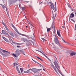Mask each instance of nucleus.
I'll use <instances>...</instances> for the list:
<instances>
[{
    "instance_id": "obj_14",
    "label": "nucleus",
    "mask_w": 76,
    "mask_h": 76,
    "mask_svg": "<svg viewBox=\"0 0 76 76\" xmlns=\"http://www.w3.org/2000/svg\"><path fill=\"white\" fill-rule=\"evenodd\" d=\"M19 52L18 50H16L15 52V53L16 54V56H17L18 57V56H19Z\"/></svg>"
},
{
    "instance_id": "obj_63",
    "label": "nucleus",
    "mask_w": 76,
    "mask_h": 76,
    "mask_svg": "<svg viewBox=\"0 0 76 76\" xmlns=\"http://www.w3.org/2000/svg\"><path fill=\"white\" fill-rule=\"evenodd\" d=\"M19 0V1H20V0Z\"/></svg>"
},
{
    "instance_id": "obj_46",
    "label": "nucleus",
    "mask_w": 76,
    "mask_h": 76,
    "mask_svg": "<svg viewBox=\"0 0 76 76\" xmlns=\"http://www.w3.org/2000/svg\"><path fill=\"white\" fill-rule=\"evenodd\" d=\"M56 16H57V14H55V18H54V19H55V18H56Z\"/></svg>"
},
{
    "instance_id": "obj_28",
    "label": "nucleus",
    "mask_w": 76,
    "mask_h": 76,
    "mask_svg": "<svg viewBox=\"0 0 76 76\" xmlns=\"http://www.w3.org/2000/svg\"><path fill=\"white\" fill-rule=\"evenodd\" d=\"M11 25L12 26V27H13V28H15V26H14V25H13V24L12 23H11Z\"/></svg>"
},
{
    "instance_id": "obj_48",
    "label": "nucleus",
    "mask_w": 76,
    "mask_h": 76,
    "mask_svg": "<svg viewBox=\"0 0 76 76\" xmlns=\"http://www.w3.org/2000/svg\"><path fill=\"white\" fill-rule=\"evenodd\" d=\"M17 47L18 48H20V46H17Z\"/></svg>"
},
{
    "instance_id": "obj_59",
    "label": "nucleus",
    "mask_w": 76,
    "mask_h": 76,
    "mask_svg": "<svg viewBox=\"0 0 76 76\" xmlns=\"http://www.w3.org/2000/svg\"><path fill=\"white\" fill-rule=\"evenodd\" d=\"M64 23V25H65L66 24H65V23Z\"/></svg>"
},
{
    "instance_id": "obj_32",
    "label": "nucleus",
    "mask_w": 76,
    "mask_h": 76,
    "mask_svg": "<svg viewBox=\"0 0 76 76\" xmlns=\"http://www.w3.org/2000/svg\"><path fill=\"white\" fill-rule=\"evenodd\" d=\"M29 41H31V42L32 43L33 45H34V42H33L31 40H29Z\"/></svg>"
},
{
    "instance_id": "obj_22",
    "label": "nucleus",
    "mask_w": 76,
    "mask_h": 76,
    "mask_svg": "<svg viewBox=\"0 0 76 76\" xmlns=\"http://www.w3.org/2000/svg\"><path fill=\"white\" fill-rule=\"evenodd\" d=\"M24 73H29V70H28L27 71H25L24 72Z\"/></svg>"
},
{
    "instance_id": "obj_23",
    "label": "nucleus",
    "mask_w": 76,
    "mask_h": 76,
    "mask_svg": "<svg viewBox=\"0 0 76 76\" xmlns=\"http://www.w3.org/2000/svg\"><path fill=\"white\" fill-rule=\"evenodd\" d=\"M13 28L14 29L16 32H18V29H17V28H15V27H14Z\"/></svg>"
},
{
    "instance_id": "obj_2",
    "label": "nucleus",
    "mask_w": 76,
    "mask_h": 76,
    "mask_svg": "<svg viewBox=\"0 0 76 76\" xmlns=\"http://www.w3.org/2000/svg\"><path fill=\"white\" fill-rule=\"evenodd\" d=\"M57 34H58V35L59 37H60L61 38L62 40L64 42H65V43H66V44H69V42H67L64 40L63 39L62 37H61V35H60V31H58V30H57Z\"/></svg>"
},
{
    "instance_id": "obj_21",
    "label": "nucleus",
    "mask_w": 76,
    "mask_h": 76,
    "mask_svg": "<svg viewBox=\"0 0 76 76\" xmlns=\"http://www.w3.org/2000/svg\"><path fill=\"white\" fill-rule=\"evenodd\" d=\"M4 35H6L8 37H9V34L7 33V32H5V33H4Z\"/></svg>"
},
{
    "instance_id": "obj_34",
    "label": "nucleus",
    "mask_w": 76,
    "mask_h": 76,
    "mask_svg": "<svg viewBox=\"0 0 76 76\" xmlns=\"http://www.w3.org/2000/svg\"><path fill=\"white\" fill-rule=\"evenodd\" d=\"M28 70H29V73H31V71H32V69H29Z\"/></svg>"
},
{
    "instance_id": "obj_38",
    "label": "nucleus",
    "mask_w": 76,
    "mask_h": 76,
    "mask_svg": "<svg viewBox=\"0 0 76 76\" xmlns=\"http://www.w3.org/2000/svg\"><path fill=\"white\" fill-rule=\"evenodd\" d=\"M5 28H6V30H8V29H8V28H7V26H6V27H5Z\"/></svg>"
},
{
    "instance_id": "obj_41",
    "label": "nucleus",
    "mask_w": 76,
    "mask_h": 76,
    "mask_svg": "<svg viewBox=\"0 0 76 76\" xmlns=\"http://www.w3.org/2000/svg\"><path fill=\"white\" fill-rule=\"evenodd\" d=\"M2 55L3 56H4H4H6V55H5V54H4L3 53L2 54Z\"/></svg>"
},
{
    "instance_id": "obj_58",
    "label": "nucleus",
    "mask_w": 76,
    "mask_h": 76,
    "mask_svg": "<svg viewBox=\"0 0 76 76\" xmlns=\"http://www.w3.org/2000/svg\"><path fill=\"white\" fill-rule=\"evenodd\" d=\"M75 15H76V12H75Z\"/></svg>"
},
{
    "instance_id": "obj_8",
    "label": "nucleus",
    "mask_w": 76,
    "mask_h": 76,
    "mask_svg": "<svg viewBox=\"0 0 76 76\" xmlns=\"http://www.w3.org/2000/svg\"><path fill=\"white\" fill-rule=\"evenodd\" d=\"M52 29H54V31L55 32L56 31V29L55 28V26H54V23H53L52 24Z\"/></svg>"
},
{
    "instance_id": "obj_53",
    "label": "nucleus",
    "mask_w": 76,
    "mask_h": 76,
    "mask_svg": "<svg viewBox=\"0 0 76 76\" xmlns=\"http://www.w3.org/2000/svg\"><path fill=\"white\" fill-rule=\"evenodd\" d=\"M43 70H44V71H45V69H43Z\"/></svg>"
},
{
    "instance_id": "obj_55",
    "label": "nucleus",
    "mask_w": 76,
    "mask_h": 76,
    "mask_svg": "<svg viewBox=\"0 0 76 76\" xmlns=\"http://www.w3.org/2000/svg\"><path fill=\"white\" fill-rule=\"evenodd\" d=\"M19 6L20 8V4H19Z\"/></svg>"
},
{
    "instance_id": "obj_35",
    "label": "nucleus",
    "mask_w": 76,
    "mask_h": 76,
    "mask_svg": "<svg viewBox=\"0 0 76 76\" xmlns=\"http://www.w3.org/2000/svg\"><path fill=\"white\" fill-rule=\"evenodd\" d=\"M42 39L43 41V42H44V41H45V39L44 38H42Z\"/></svg>"
},
{
    "instance_id": "obj_51",
    "label": "nucleus",
    "mask_w": 76,
    "mask_h": 76,
    "mask_svg": "<svg viewBox=\"0 0 76 76\" xmlns=\"http://www.w3.org/2000/svg\"><path fill=\"white\" fill-rule=\"evenodd\" d=\"M33 35L34 36V37H35V35H34V34H33Z\"/></svg>"
},
{
    "instance_id": "obj_36",
    "label": "nucleus",
    "mask_w": 76,
    "mask_h": 76,
    "mask_svg": "<svg viewBox=\"0 0 76 76\" xmlns=\"http://www.w3.org/2000/svg\"><path fill=\"white\" fill-rule=\"evenodd\" d=\"M14 44H17V45H20V44H19V43H15Z\"/></svg>"
},
{
    "instance_id": "obj_12",
    "label": "nucleus",
    "mask_w": 76,
    "mask_h": 76,
    "mask_svg": "<svg viewBox=\"0 0 76 76\" xmlns=\"http://www.w3.org/2000/svg\"><path fill=\"white\" fill-rule=\"evenodd\" d=\"M2 52L4 53H5V54H7V53H10L9 52H8L5 50H3Z\"/></svg>"
},
{
    "instance_id": "obj_43",
    "label": "nucleus",
    "mask_w": 76,
    "mask_h": 76,
    "mask_svg": "<svg viewBox=\"0 0 76 76\" xmlns=\"http://www.w3.org/2000/svg\"><path fill=\"white\" fill-rule=\"evenodd\" d=\"M38 64H39V65H40V66H42L43 68V66H42V65H41V64H39V63H38Z\"/></svg>"
},
{
    "instance_id": "obj_56",
    "label": "nucleus",
    "mask_w": 76,
    "mask_h": 76,
    "mask_svg": "<svg viewBox=\"0 0 76 76\" xmlns=\"http://www.w3.org/2000/svg\"><path fill=\"white\" fill-rule=\"evenodd\" d=\"M26 28H28V26H26Z\"/></svg>"
},
{
    "instance_id": "obj_52",
    "label": "nucleus",
    "mask_w": 76,
    "mask_h": 76,
    "mask_svg": "<svg viewBox=\"0 0 76 76\" xmlns=\"http://www.w3.org/2000/svg\"><path fill=\"white\" fill-rule=\"evenodd\" d=\"M26 2L27 3H28V2H29V1H26Z\"/></svg>"
},
{
    "instance_id": "obj_27",
    "label": "nucleus",
    "mask_w": 76,
    "mask_h": 76,
    "mask_svg": "<svg viewBox=\"0 0 76 76\" xmlns=\"http://www.w3.org/2000/svg\"><path fill=\"white\" fill-rule=\"evenodd\" d=\"M21 72H22L23 71V69L22 68H20V69Z\"/></svg>"
},
{
    "instance_id": "obj_39",
    "label": "nucleus",
    "mask_w": 76,
    "mask_h": 76,
    "mask_svg": "<svg viewBox=\"0 0 76 76\" xmlns=\"http://www.w3.org/2000/svg\"><path fill=\"white\" fill-rule=\"evenodd\" d=\"M14 64V66L15 67V66H16V63H14L13 64Z\"/></svg>"
},
{
    "instance_id": "obj_33",
    "label": "nucleus",
    "mask_w": 76,
    "mask_h": 76,
    "mask_svg": "<svg viewBox=\"0 0 76 76\" xmlns=\"http://www.w3.org/2000/svg\"><path fill=\"white\" fill-rule=\"evenodd\" d=\"M21 8L23 10H25V7H22Z\"/></svg>"
},
{
    "instance_id": "obj_9",
    "label": "nucleus",
    "mask_w": 76,
    "mask_h": 76,
    "mask_svg": "<svg viewBox=\"0 0 76 76\" xmlns=\"http://www.w3.org/2000/svg\"><path fill=\"white\" fill-rule=\"evenodd\" d=\"M50 7L51 9H52L53 10L55 9V7H54V4H53L52 3L50 5Z\"/></svg>"
},
{
    "instance_id": "obj_7",
    "label": "nucleus",
    "mask_w": 76,
    "mask_h": 76,
    "mask_svg": "<svg viewBox=\"0 0 76 76\" xmlns=\"http://www.w3.org/2000/svg\"><path fill=\"white\" fill-rule=\"evenodd\" d=\"M76 55V53L74 51L72 52L70 54V56H75V55Z\"/></svg>"
},
{
    "instance_id": "obj_30",
    "label": "nucleus",
    "mask_w": 76,
    "mask_h": 76,
    "mask_svg": "<svg viewBox=\"0 0 76 76\" xmlns=\"http://www.w3.org/2000/svg\"><path fill=\"white\" fill-rule=\"evenodd\" d=\"M2 33H3V34H4L5 33L6 31H4V30H2Z\"/></svg>"
},
{
    "instance_id": "obj_29",
    "label": "nucleus",
    "mask_w": 76,
    "mask_h": 76,
    "mask_svg": "<svg viewBox=\"0 0 76 76\" xmlns=\"http://www.w3.org/2000/svg\"><path fill=\"white\" fill-rule=\"evenodd\" d=\"M11 25L12 26V27H13V28H15V26H14V25H13V24L12 23H11Z\"/></svg>"
},
{
    "instance_id": "obj_16",
    "label": "nucleus",
    "mask_w": 76,
    "mask_h": 76,
    "mask_svg": "<svg viewBox=\"0 0 76 76\" xmlns=\"http://www.w3.org/2000/svg\"><path fill=\"white\" fill-rule=\"evenodd\" d=\"M55 10L56 12H57V6L56 5V3L55 2Z\"/></svg>"
},
{
    "instance_id": "obj_18",
    "label": "nucleus",
    "mask_w": 76,
    "mask_h": 76,
    "mask_svg": "<svg viewBox=\"0 0 76 76\" xmlns=\"http://www.w3.org/2000/svg\"><path fill=\"white\" fill-rule=\"evenodd\" d=\"M16 69L17 70V71L18 72V73H20V71H19V69H18V67L17 66H16Z\"/></svg>"
},
{
    "instance_id": "obj_5",
    "label": "nucleus",
    "mask_w": 76,
    "mask_h": 76,
    "mask_svg": "<svg viewBox=\"0 0 76 76\" xmlns=\"http://www.w3.org/2000/svg\"><path fill=\"white\" fill-rule=\"evenodd\" d=\"M42 70V69H38L35 68H33L31 69L32 71H33V72H37L38 70Z\"/></svg>"
},
{
    "instance_id": "obj_31",
    "label": "nucleus",
    "mask_w": 76,
    "mask_h": 76,
    "mask_svg": "<svg viewBox=\"0 0 76 76\" xmlns=\"http://www.w3.org/2000/svg\"><path fill=\"white\" fill-rule=\"evenodd\" d=\"M71 20L72 21V22H74V23H75V20H73V18H72L71 19Z\"/></svg>"
},
{
    "instance_id": "obj_54",
    "label": "nucleus",
    "mask_w": 76,
    "mask_h": 76,
    "mask_svg": "<svg viewBox=\"0 0 76 76\" xmlns=\"http://www.w3.org/2000/svg\"><path fill=\"white\" fill-rule=\"evenodd\" d=\"M10 42H11V40H10Z\"/></svg>"
},
{
    "instance_id": "obj_40",
    "label": "nucleus",
    "mask_w": 76,
    "mask_h": 76,
    "mask_svg": "<svg viewBox=\"0 0 76 76\" xmlns=\"http://www.w3.org/2000/svg\"><path fill=\"white\" fill-rule=\"evenodd\" d=\"M11 40L12 41V43H14V44L15 43V42H14L13 41V40H12V39H11Z\"/></svg>"
},
{
    "instance_id": "obj_6",
    "label": "nucleus",
    "mask_w": 76,
    "mask_h": 76,
    "mask_svg": "<svg viewBox=\"0 0 76 76\" xmlns=\"http://www.w3.org/2000/svg\"><path fill=\"white\" fill-rule=\"evenodd\" d=\"M55 42L56 44H58V38L57 37H55L54 39Z\"/></svg>"
},
{
    "instance_id": "obj_19",
    "label": "nucleus",
    "mask_w": 76,
    "mask_h": 76,
    "mask_svg": "<svg viewBox=\"0 0 76 76\" xmlns=\"http://www.w3.org/2000/svg\"><path fill=\"white\" fill-rule=\"evenodd\" d=\"M47 32H49V31H51V28H48L47 27Z\"/></svg>"
},
{
    "instance_id": "obj_4",
    "label": "nucleus",
    "mask_w": 76,
    "mask_h": 76,
    "mask_svg": "<svg viewBox=\"0 0 76 76\" xmlns=\"http://www.w3.org/2000/svg\"><path fill=\"white\" fill-rule=\"evenodd\" d=\"M7 33H9L10 35L12 36V37H14V35L13 34V33H12V32L11 31H10L9 29L7 30Z\"/></svg>"
},
{
    "instance_id": "obj_61",
    "label": "nucleus",
    "mask_w": 76,
    "mask_h": 76,
    "mask_svg": "<svg viewBox=\"0 0 76 76\" xmlns=\"http://www.w3.org/2000/svg\"><path fill=\"white\" fill-rule=\"evenodd\" d=\"M38 76H40V75H38Z\"/></svg>"
},
{
    "instance_id": "obj_45",
    "label": "nucleus",
    "mask_w": 76,
    "mask_h": 76,
    "mask_svg": "<svg viewBox=\"0 0 76 76\" xmlns=\"http://www.w3.org/2000/svg\"><path fill=\"white\" fill-rule=\"evenodd\" d=\"M0 54H2L3 53H2L1 51H0Z\"/></svg>"
},
{
    "instance_id": "obj_50",
    "label": "nucleus",
    "mask_w": 76,
    "mask_h": 76,
    "mask_svg": "<svg viewBox=\"0 0 76 76\" xmlns=\"http://www.w3.org/2000/svg\"><path fill=\"white\" fill-rule=\"evenodd\" d=\"M49 3H50V4H51V2L50 1V2H49Z\"/></svg>"
},
{
    "instance_id": "obj_25",
    "label": "nucleus",
    "mask_w": 76,
    "mask_h": 76,
    "mask_svg": "<svg viewBox=\"0 0 76 76\" xmlns=\"http://www.w3.org/2000/svg\"><path fill=\"white\" fill-rule=\"evenodd\" d=\"M2 24L3 25H4V26L5 27L6 26V24H5V23H4L3 21H2Z\"/></svg>"
},
{
    "instance_id": "obj_42",
    "label": "nucleus",
    "mask_w": 76,
    "mask_h": 76,
    "mask_svg": "<svg viewBox=\"0 0 76 76\" xmlns=\"http://www.w3.org/2000/svg\"><path fill=\"white\" fill-rule=\"evenodd\" d=\"M22 53H23V54H24V56H25V54L22 51Z\"/></svg>"
},
{
    "instance_id": "obj_57",
    "label": "nucleus",
    "mask_w": 76,
    "mask_h": 76,
    "mask_svg": "<svg viewBox=\"0 0 76 76\" xmlns=\"http://www.w3.org/2000/svg\"><path fill=\"white\" fill-rule=\"evenodd\" d=\"M18 64H16V65L17 66V65H18Z\"/></svg>"
},
{
    "instance_id": "obj_11",
    "label": "nucleus",
    "mask_w": 76,
    "mask_h": 76,
    "mask_svg": "<svg viewBox=\"0 0 76 76\" xmlns=\"http://www.w3.org/2000/svg\"><path fill=\"white\" fill-rule=\"evenodd\" d=\"M46 1H47L46 0H44L42 2H41V1L39 2V4H41V3H42L44 4H45L46 3Z\"/></svg>"
},
{
    "instance_id": "obj_3",
    "label": "nucleus",
    "mask_w": 76,
    "mask_h": 76,
    "mask_svg": "<svg viewBox=\"0 0 76 76\" xmlns=\"http://www.w3.org/2000/svg\"><path fill=\"white\" fill-rule=\"evenodd\" d=\"M7 33H9L10 35L12 36V37H14V35L13 34V33H12V32L11 31H10L9 29L7 30Z\"/></svg>"
},
{
    "instance_id": "obj_24",
    "label": "nucleus",
    "mask_w": 76,
    "mask_h": 76,
    "mask_svg": "<svg viewBox=\"0 0 76 76\" xmlns=\"http://www.w3.org/2000/svg\"><path fill=\"white\" fill-rule=\"evenodd\" d=\"M12 55L14 56V57H17V56H18L16 55L15 53H13L12 54Z\"/></svg>"
},
{
    "instance_id": "obj_1",
    "label": "nucleus",
    "mask_w": 76,
    "mask_h": 76,
    "mask_svg": "<svg viewBox=\"0 0 76 76\" xmlns=\"http://www.w3.org/2000/svg\"><path fill=\"white\" fill-rule=\"evenodd\" d=\"M56 60H55L54 61V65L56 68H56H55V67L54 66V65L51 62V64H50V66L52 67H53V69H54V70L57 73H58V72H57V71L62 76H63V74H62V73L61 72H60V70L58 69V67H59V65H58V63L57 62V59L56 58Z\"/></svg>"
},
{
    "instance_id": "obj_49",
    "label": "nucleus",
    "mask_w": 76,
    "mask_h": 76,
    "mask_svg": "<svg viewBox=\"0 0 76 76\" xmlns=\"http://www.w3.org/2000/svg\"><path fill=\"white\" fill-rule=\"evenodd\" d=\"M62 27L63 28H64V26H62Z\"/></svg>"
},
{
    "instance_id": "obj_17",
    "label": "nucleus",
    "mask_w": 76,
    "mask_h": 76,
    "mask_svg": "<svg viewBox=\"0 0 76 76\" xmlns=\"http://www.w3.org/2000/svg\"><path fill=\"white\" fill-rule=\"evenodd\" d=\"M28 40L27 39L24 38L23 39V41L24 42H26V41H28Z\"/></svg>"
},
{
    "instance_id": "obj_44",
    "label": "nucleus",
    "mask_w": 76,
    "mask_h": 76,
    "mask_svg": "<svg viewBox=\"0 0 76 76\" xmlns=\"http://www.w3.org/2000/svg\"><path fill=\"white\" fill-rule=\"evenodd\" d=\"M28 39H31V37H28Z\"/></svg>"
},
{
    "instance_id": "obj_60",
    "label": "nucleus",
    "mask_w": 76,
    "mask_h": 76,
    "mask_svg": "<svg viewBox=\"0 0 76 76\" xmlns=\"http://www.w3.org/2000/svg\"><path fill=\"white\" fill-rule=\"evenodd\" d=\"M53 19H54V17L53 18Z\"/></svg>"
},
{
    "instance_id": "obj_15",
    "label": "nucleus",
    "mask_w": 76,
    "mask_h": 76,
    "mask_svg": "<svg viewBox=\"0 0 76 76\" xmlns=\"http://www.w3.org/2000/svg\"><path fill=\"white\" fill-rule=\"evenodd\" d=\"M2 37L3 38V39H4V40L6 42H8L9 41L8 40H7V39L4 37Z\"/></svg>"
},
{
    "instance_id": "obj_62",
    "label": "nucleus",
    "mask_w": 76,
    "mask_h": 76,
    "mask_svg": "<svg viewBox=\"0 0 76 76\" xmlns=\"http://www.w3.org/2000/svg\"><path fill=\"white\" fill-rule=\"evenodd\" d=\"M75 40H76V39H75Z\"/></svg>"
},
{
    "instance_id": "obj_13",
    "label": "nucleus",
    "mask_w": 76,
    "mask_h": 76,
    "mask_svg": "<svg viewBox=\"0 0 76 76\" xmlns=\"http://www.w3.org/2000/svg\"><path fill=\"white\" fill-rule=\"evenodd\" d=\"M37 51H38L39 52V53H42V54H43V56H45V57H47V56H46L44 54V52H42L41 51H40L39 50H37Z\"/></svg>"
},
{
    "instance_id": "obj_47",
    "label": "nucleus",
    "mask_w": 76,
    "mask_h": 76,
    "mask_svg": "<svg viewBox=\"0 0 76 76\" xmlns=\"http://www.w3.org/2000/svg\"><path fill=\"white\" fill-rule=\"evenodd\" d=\"M2 7H3V9H4V6L3 5L2 6Z\"/></svg>"
},
{
    "instance_id": "obj_10",
    "label": "nucleus",
    "mask_w": 76,
    "mask_h": 76,
    "mask_svg": "<svg viewBox=\"0 0 76 76\" xmlns=\"http://www.w3.org/2000/svg\"><path fill=\"white\" fill-rule=\"evenodd\" d=\"M74 16H75V14H74L73 13H71L70 15L69 18H73V17H74Z\"/></svg>"
},
{
    "instance_id": "obj_20",
    "label": "nucleus",
    "mask_w": 76,
    "mask_h": 76,
    "mask_svg": "<svg viewBox=\"0 0 76 76\" xmlns=\"http://www.w3.org/2000/svg\"><path fill=\"white\" fill-rule=\"evenodd\" d=\"M29 23L30 25H31V28H34V26H33V25L32 24L30 23L29 22Z\"/></svg>"
},
{
    "instance_id": "obj_37",
    "label": "nucleus",
    "mask_w": 76,
    "mask_h": 76,
    "mask_svg": "<svg viewBox=\"0 0 76 76\" xmlns=\"http://www.w3.org/2000/svg\"><path fill=\"white\" fill-rule=\"evenodd\" d=\"M32 59V60H33V61H34V62H35V63H37V61H35L34 60V59Z\"/></svg>"
},
{
    "instance_id": "obj_26",
    "label": "nucleus",
    "mask_w": 76,
    "mask_h": 76,
    "mask_svg": "<svg viewBox=\"0 0 76 76\" xmlns=\"http://www.w3.org/2000/svg\"><path fill=\"white\" fill-rule=\"evenodd\" d=\"M35 56V57H37V58L39 59V60H41V61H42V60L41 59V58H40L38 56Z\"/></svg>"
}]
</instances>
